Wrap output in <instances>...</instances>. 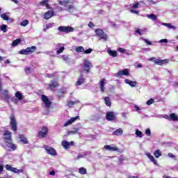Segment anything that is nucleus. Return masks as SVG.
Masks as SVG:
<instances>
[{"mask_svg":"<svg viewBox=\"0 0 178 178\" xmlns=\"http://www.w3.org/2000/svg\"><path fill=\"white\" fill-rule=\"evenodd\" d=\"M124 83L126 84H129V86H130L131 87H136L137 86V82L131 81L130 79H125Z\"/></svg>","mask_w":178,"mask_h":178,"instance_id":"20","label":"nucleus"},{"mask_svg":"<svg viewBox=\"0 0 178 178\" xmlns=\"http://www.w3.org/2000/svg\"><path fill=\"white\" fill-rule=\"evenodd\" d=\"M3 136L4 143L12 141V132H10V131H6L3 134Z\"/></svg>","mask_w":178,"mask_h":178,"instance_id":"8","label":"nucleus"},{"mask_svg":"<svg viewBox=\"0 0 178 178\" xmlns=\"http://www.w3.org/2000/svg\"><path fill=\"white\" fill-rule=\"evenodd\" d=\"M170 119H171L172 120H174V122H176V120H178V116L176 115V114L175 113H171L170 115Z\"/></svg>","mask_w":178,"mask_h":178,"instance_id":"35","label":"nucleus"},{"mask_svg":"<svg viewBox=\"0 0 178 178\" xmlns=\"http://www.w3.org/2000/svg\"><path fill=\"white\" fill-rule=\"evenodd\" d=\"M61 45H62V44H56V48H57V49H58V48H59V49L57 50V51H56V54H57L58 55H59V54H62V52H63V51L65 50V47L61 46Z\"/></svg>","mask_w":178,"mask_h":178,"instance_id":"22","label":"nucleus"},{"mask_svg":"<svg viewBox=\"0 0 178 178\" xmlns=\"http://www.w3.org/2000/svg\"><path fill=\"white\" fill-rule=\"evenodd\" d=\"M77 119H79V116L74 117V118H71L70 120H67L64 124L63 127H67V126H70V124H72V123H74V122H76V120H77Z\"/></svg>","mask_w":178,"mask_h":178,"instance_id":"15","label":"nucleus"},{"mask_svg":"<svg viewBox=\"0 0 178 178\" xmlns=\"http://www.w3.org/2000/svg\"><path fill=\"white\" fill-rule=\"evenodd\" d=\"M39 137H41L42 138H44L48 134V127H43L42 130L39 131L38 133Z\"/></svg>","mask_w":178,"mask_h":178,"instance_id":"11","label":"nucleus"},{"mask_svg":"<svg viewBox=\"0 0 178 178\" xmlns=\"http://www.w3.org/2000/svg\"><path fill=\"white\" fill-rule=\"evenodd\" d=\"M115 76L116 77H119L120 76H129V70L124 69L122 70H120L115 74Z\"/></svg>","mask_w":178,"mask_h":178,"instance_id":"13","label":"nucleus"},{"mask_svg":"<svg viewBox=\"0 0 178 178\" xmlns=\"http://www.w3.org/2000/svg\"><path fill=\"white\" fill-rule=\"evenodd\" d=\"M1 17L3 19V20H9V16H8L6 14H1Z\"/></svg>","mask_w":178,"mask_h":178,"instance_id":"45","label":"nucleus"},{"mask_svg":"<svg viewBox=\"0 0 178 178\" xmlns=\"http://www.w3.org/2000/svg\"><path fill=\"white\" fill-rule=\"evenodd\" d=\"M145 155H147V158L150 159L151 162H153L154 165H158V163L156 162V160H155V159L152 156V155H151V154L146 153Z\"/></svg>","mask_w":178,"mask_h":178,"instance_id":"23","label":"nucleus"},{"mask_svg":"<svg viewBox=\"0 0 178 178\" xmlns=\"http://www.w3.org/2000/svg\"><path fill=\"white\" fill-rule=\"evenodd\" d=\"M59 5H61L62 6H67V3H69V0H63L58 1Z\"/></svg>","mask_w":178,"mask_h":178,"instance_id":"32","label":"nucleus"},{"mask_svg":"<svg viewBox=\"0 0 178 178\" xmlns=\"http://www.w3.org/2000/svg\"><path fill=\"white\" fill-rule=\"evenodd\" d=\"M73 9H74V6H73V5L68 6V12H73Z\"/></svg>","mask_w":178,"mask_h":178,"instance_id":"51","label":"nucleus"},{"mask_svg":"<svg viewBox=\"0 0 178 178\" xmlns=\"http://www.w3.org/2000/svg\"><path fill=\"white\" fill-rule=\"evenodd\" d=\"M79 133V128H75L72 131H68V134H77Z\"/></svg>","mask_w":178,"mask_h":178,"instance_id":"42","label":"nucleus"},{"mask_svg":"<svg viewBox=\"0 0 178 178\" xmlns=\"http://www.w3.org/2000/svg\"><path fill=\"white\" fill-rule=\"evenodd\" d=\"M48 0H43L42 1L40 2V5H42V6H46L47 9H49V6H48Z\"/></svg>","mask_w":178,"mask_h":178,"instance_id":"33","label":"nucleus"},{"mask_svg":"<svg viewBox=\"0 0 178 178\" xmlns=\"http://www.w3.org/2000/svg\"><path fill=\"white\" fill-rule=\"evenodd\" d=\"M19 139L21 143H23V144H29V140L27 138H26V137H24V136L19 135Z\"/></svg>","mask_w":178,"mask_h":178,"instance_id":"28","label":"nucleus"},{"mask_svg":"<svg viewBox=\"0 0 178 178\" xmlns=\"http://www.w3.org/2000/svg\"><path fill=\"white\" fill-rule=\"evenodd\" d=\"M54 10H49L46 13H44V19L48 20V19H51L52 16H54Z\"/></svg>","mask_w":178,"mask_h":178,"instance_id":"18","label":"nucleus"},{"mask_svg":"<svg viewBox=\"0 0 178 178\" xmlns=\"http://www.w3.org/2000/svg\"><path fill=\"white\" fill-rule=\"evenodd\" d=\"M154 102H155V100H154V99H150L149 100H148L146 104L147 105H152V104H154Z\"/></svg>","mask_w":178,"mask_h":178,"instance_id":"49","label":"nucleus"},{"mask_svg":"<svg viewBox=\"0 0 178 178\" xmlns=\"http://www.w3.org/2000/svg\"><path fill=\"white\" fill-rule=\"evenodd\" d=\"M53 24H47V26H46V29H51V27H52V26H53Z\"/></svg>","mask_w":178,"mask_h":178,"instance_id":"64","label":"nucleus"},{"mask_svg":"<svg viewBox=\"0 0 178 178\" xmlns=\"http://www.w3.org/2000/svg\"><path fill=\"white\" fill-rule=\"evenodd\" d=\"M135 134H136V136H138V137H143V132H141L140 130H138V129H136V133H135Z\"/></svg>","mask_w":178,"mask_h":178,"instance_id":"46","label":"nucleus"},{"mask_svg":"<svg viewBox=\"0 0 178 178\" xmlns=\"http://www.w3.org/2000/svg\"><path fill=\"white\" fill-rule=\"evenodd\" d=\"M147 1L149 2V5H155V3H156V2L154 1V0H147Z\"/></svg>","mask_w":178,"mask_h":178,"instance_id":"58","label":"nucleus"},{"mask_svg":"<svg viewBox=\"0 0 178 178\" xmlns=\"http://www.w3.org/2000/svg\"><path fill=\"white\" fill-rule=\"evenodd\" d=\"M86 81V79H84V77H83V74L81 73V76L79 78L78 81L76 83V86H81V84H83V83Z\"/></svg>","mask_w":178,"mask_h":178,"instance_id":"19","label":"nucleus"},{"mask_svg":"<svg viewBox=\"0 0 178 178\" xmlns=\"http://www.w3.org/2000/svg\"><path fill=\"white\" fill-rule=\"evenodd\" d=\"M35 49H37V47L35 46H32L31 47H27L25 49H22L19 51V54H20V55H30V54L35 52Z\"/></svg>","mask_w":178,"mask_h":178,"instance_id":"2","label":"nucleus"},{"mask_svg":"<svg viewBox=\"0 0 178 178\" xmlns=\"http://www.w3.org/2000/svg\"><path fill=\"white\" fill-rule=\"evenodd\" d=\"M29 22L28 19H24L20 23V25L22 26L23 27H26L29 24Z\"/></svg>","mask_w":178,"mask_h":178,"instance_id":"41","label":"nucleus"},{"mask_svg":"<svg viewBox=\"0 0 178 178\" xmlns=\"http://www.w3.org/2000/svg\"><path fill=\"white\" fill-rule=\"evenodd\" d=\"M106 119L108 122H112L113 120H116V113H115V112H113V111L107 112L106 115Z\"/></svg>","mask_w":178,"mask_h":178,"instance_id":"7","label":"nucleus"},{"mask_svg":"<svg viewBox=\"0 0 178 178\" xmlns=\"http://www.w3.org/2000/svg\"><path fill=\"white\" fill-rule=\"evenodd\" d=\"M146 17H147V19H150V20H153V22H155V20L158 19V17L154 14H147L146 15Z\"/></svg>","mask_w":178,"mask_h":178,"instance_id":"25","label":"nucleus"},{"mask_svg":"<svg viewBox=\"0 0 178 178\" xmlns=\"http://www.w3.org/2000/svg\"><path fill=\"white\" fill-rule=\"evenodd\" d=\"M76 52H84V47L79 46L75 48Z\"/></svg>","mask_w":178,"mask_h":178,"instance_id":"39","label":"nucleus"},{"mask_svg":"<svg viewBox=\"0 0 178 178\" xmlns=\"http://www.w3.org/2000/svg\"><path fill=\"white\" fill-rule=\"evenodd\" d=\"M154 155L156 158H159L162 155V153L159 150H156L154 152Z\"/></svg>","mask_w":178,"mask_h":178,"instance_id":"43","label":"nucleus"},{"mask_svg":"<svg viewBox=\"0 0 178 178\" xmlns=\"http://www.w3.org/2000/svg\"><path fill=\"white\" fill-rule=\"evenodd\" d=\"M105 81H106L105 79H102L99 82L100 91L102 92H105V84H106V82Z\"/></svg>","mask_w":178,"mask_h":178,"instance_id":"12","label":"nucleus"},{"mask_svg":"<svg viewBox=\"0 0 178 178\" xmlns=\"http://www.w3.org/2000/svg\"><path fill=\"white\" fill-rule=\"evenodd\" d=\"M58 86V81H51V83L49 84V87L50 90H55V88H56Z\"/></svg>","mask_w":178,"mask_h":178,"instance_id":"21","label":"nucleus"},{"mask_svg":"<svg viewBox=\"0 0 178 178\" xmlns=\"http://www.w3.org/2000/svg\"><path fill=\"white\" fill-rule=\"evenodd\" d=\"M130 12H131V13H134L135 15H138V13H140V12L138 10H133V9H131Z\"/></svg>","mask_w":178,"mask_h":178,"instance_id":"55","label":"nucleus"},{"mask_svg":"<svg viewBox=\"0 0 178 178\" xmlns=\"http://www.w3.org/2000/svg\"><path fill=\"white\" fill-rule=\"evenodd\" d=\"M92 51V49H88L84 50L83 52L84 54H91Z\"/></svg>","mask_w":178,"mask_h":178,"instance_id":"53","label":"nucleus"},{"mask_svg":"<svg viewBox=\"0 0 178 178\" xmlns=\"http://www.w3.org/2000/svg\"><path fill=\"white\" fill-rule=\"evenodd\" d=\"M79 172L81 175H86L87 174V169L85 168H80L79 169Z\"/></svg>","mask_w":178,"mask_h":178,"instance_id":"36","label":"nucleus"},{"mask_svg":"<svg viewBox=\"0 0 178 178\" xmlns=\"http://www.w3.org/2000/svg\"><path fill=\"white\" fill-rule=\"evenodd\" d=\"M5 168L6 170H9V172H13V173H22V172H23V170H19L8 164L5 165Z\"/></svg>","mask_w":178,"mask_h":178,"instance_id":"10","label":"nucleus"},{"mask_svg":"<svg viewBox=\"0 0 178 178\" xmlns=\"http://www.w3.org/2000/svg\"><path fill=\"white\" fill-rule=\"evenodd\" d=\"M140 40L142 41H144V42H145V44H147V45H152V42H149L147 39H145L143 37L140 38Z\"/></svg>","mask_w":178,"mask_h":178,"instance_id":"40","label":"nucleus"},{"mask_svg":"<svg viewBox=\"0 0 178 178\" xmlns=\"http://www.w3.org/2000/svg\"><path fill=\"white\" fill-rule=\"evenodd\" d=\"M113 136H122L123 134V130L118 129L113 133Z\"/></svg>","mask_w":178,"mask_h":178,"instance_id":"30","label":"nucleus"},{"mask_svg":"<svg viewBox=\"0 0 178 178\" xmlns=\"http://www.w3.org/2000/svg\"><path fill=\"white\" fill-rule=\"evenodd\" d=\"M10 98V96H9L8 94H5L3 96V99L4 101H6V102H9V99Z\"/></svg>","mask_w":178,"mask_h":178,"instance_id":"44","label":"nucleus"},{"mask_svg":"<svg viewBox=\"0 0 178 178\" xmlns=\"http://www.w3.org/2000/svg\"><path fill=\"white\" fill-rule=\"evenodd\" d=\"M47 77L52 79V77H55V74H47Z\"/></svg>","mask_w":178,"mask_h":178,"instance_id":"60","label":"nucleus"},{"mask_svg":"<svg viewBox=\"0 0 178 178\" xmlns=\"http://www.w3.org/2000/svg\"><path fill=\"white\" fill-rule=\"evenodd\" d=\"M5 144L8 148H10L13 151H16V149H17V145L12 143V141L5 143Z\"/></svg>","mask_w":178,"mask_h":178,"instance_id":"14","label":"nucleus"},{"mask_svg":"<svg viewBox=\"0 0 178 178\" xmlns=\"http://www.w3.org/2000/svg\"><path fill=\"white\" fill-rule=\"evenodd\" d=\"M118 52H120L121 54H124V52H126V49H124L122 47L118 48Z\"/></svg>","mask_w":178,"mask_h":178,"instance_id":"52","label":"nucleus"},{"mask_svg":"<svg viewBox=\"0 0 178 178\" xmlns=\"http://www.w3.org/2000/svg\"><path fill=\"white\" fill-rule=\"evenodd\" d=\"M161 26H165V27H168V29H172V30H175L176 29V26L172 25L170 23L162 22Z\"/></svg>","mask_w":178,"mask_h":178,"instance_id":"26","label":"nucleus"},{"mask_svg":"<svg viewBox=\"0 0 178 178\" xmlns=\"http://www.w3.org/2000/svg\"><path fill=\"white\" fill-rule=\"evenodd\" d=\"M85 156H87L86 154H79L77 156V159H80V158H84Z\"/></svg>","mask_w":178,"mask_h":178,"instance_id":"54","label":"nucleus"},{"mask_svg":"<svg viewBox=\"0 0 178 178\" xmlns=\"http://www.w3.org/2000/svg\"><path fill=\"white\" fill-rule=\"evenodd\" d=\"M73 144H74V142H73V141H71L70 143L66 140H63L62 142V145H63V148H65V149H69V148H70V145H73Z\"/></svg>","mask_w":178,"mask_h":178,"instance_id":"16","label":"nucleus"},{"mask_svg":"<svg viewBox=\"0 0 178 178\" xmlns=\"http://www.w3.org/2000/svg\"><path fill=\"white\" fill-rule=\"evenodd\" d=\"M63 59L65 62L69 63L70 62V58L67 56H63Z\"/></svg>","mask_w":178,"mask_h":178,"instance_id":"47","label":"nucleus"},{"mask_svg":"<svg viewBox=\"0 0 178 178\" xmlns=\"http://www.w3.org/2000/svg\"><path fill=\"white\" fill-rule=\"evenodd\" d=\"M44 148L49 155H51L52 156H55L56 155V150L54 149V147L48 146V145H44Z\"/></svg>","mask_w":178,"mask_h":178,"instance_id":"6","label":"nucleus"},{"mask_svg":"<svg viewBox=\"0 0 178 178\" xmlns=\"http://www.w3.org/2000/svg\"><path fill=\"white\" fill-rule=\"evenodd\" d=\"M76 104H80V101L79 100H76L75 102H72V101H70L68 103H67V106L69 108H72L73 107V105H76Z\"/></svg>","mask_w":178,"mask_h":178,"instance_id":"29","label":"nucleus"},{"mask_svg":"<svg viewBox=\"0 0 178 178\" xmlns=\"http://www.w3.org/2000/svg\"><path fill=\"white\" fill-rule=\"evenodd\" d=\"M21 41H22V40H20L19 38L16 39L12 43L13 47H17V45H19V44H20Z\"/></svg>","mask_w":178,"mask_h":178,"instance_id":"34","label":"nucleus"},{"mask_svg":"<svg viewBox=\"0 0 178 178\" xmlns=\"http://www.w3.org/2000/svg\"><path fill=\"white\" fill-rule=\"evenodd\" d=\"M168 63V60H159V59H156L154 60V63L156 65H163V63Z\"/></svg>","mask_w":178,"mask_h":178,"instance_id":"27","label":"nucleus"},{"mask_svg":"<svg viewBox=\"0 0 178 178\" xmlns=\"http://www.w3.org/2000/svg\"><path fill=\"white\" fill-rule=\"evenodd\" d=\"M159 42H161V44H166L168 43V39H161V40H159Z\"/></svg>","mask_w":178,"mask_h":178,"instance_id":"56","label":"nucleus"},{"mask_svg":"<svg viewBox=\"0 0 178 178\" xmlns=\"http://www.w3.org/2000/svg\"><path fill=\"white\" fill-rule=\"evenodd\" d=\"M92 67V64L88 60H83V69L87 73H90V70Z\"/></svg>","mask_w":178,"mask_h":178,"instance_id":"9","label":"nucleus"},{"mask_svg":"<svg viewBox=\"0 0 178 178\" xmlns=\"http://www.w3.org/2000/svg\"><path fill=\"white\" fill-rule=\"evenodd\" d=\"M168 156H169V158H173L174 159H176V156H175V154H173L172 153H169Z\"/></svg>","mask_w":178,"mask_h":178,"instance_id":"59","label":"nucleus"},{"mask_svg":"<svg viewBox=\"0 0 178 178\" xmlns=\"http://www.w3.org/2000/svg\"><path fill=\"white\" fill-rule=\"evenodd\" d=\"M10 126L12 130H13V131H17V121H16V118H15V115L13 114H11V115H10Z\"/></svg>","mask_w":178,"mask_h":178,"instance_id":"3","label":"nucleus"},{"mask_svg":"<svg viewBox=\"0 0 178 178\" xmlns=\"http://www.w3.org/2000/svg\"><path fill=\"white\" fill-rule=\"evenodd\" d=\"M134 108H135L136 112H138L140 110V107H138V106H137V105H135Z\"/></svg>","mask_w":178,"mask_h":178,"instance_id":"63","label":"nucleus"},{"mask_svg":"<svg viewBox=\"0 0 178 178\" xmlns=\"http://www.w3.org/2000/svg\"><path fill=\"white\" fill-rule=\"evenodd\" d=\"M58 30L60 31V33H65L66 34H68V33H73V31H74V28L69 26H59Z\"/></svg>","mask_w":178,"mask_h":178,"instance_id":"4","label":"nucleus"},{"mask_svg":"<svg viewBox=\"0 0 178 178\" xmlns=\"http://www.w3.org/2000/svg\"><path fill=\"white\" fill-rule=\"evenodd\" d=\"M42 101L43 102V104L45 106V108H47V109H49L51 108V104H52L51 102V101H49V99L48 98V97L42 95L41 97Z\"/></svg>","mask_w":178,"mask_h":178,"instance_id":"5","label":"nucleus"},{"mask_svg":"<svg viewBox=\"0 0 178 178\" xmlns=\"http://www.w3.org/2000/svg\"><path fill=\"white\" fill-rule=\"evenodd\" d=\"M15 97L17 98L19 101H21V99H23V95H22V93L20 92H17L15 93Z\"/></svg>","mask_w":178,"mask_h":178,"instance_id":"38","label":"nucleus"},{"mask_svg":"<svg viewBox=\"0 0 178 178\" xmlns=\"http://www.w3.org/2000/svg\"><path fill=\"white\" fill-rule=\"evenodd\" d=\"M31 70V67H25V72L26 74H30Z\"/></svg>","mask_w":178,"mask_h":178,"instance_id":"48","label":"nucleus"},{"mask_svg":"<svg viewBox=\"0 0 178 178\" xmlns=\"http://www.w3.org/2000/svg\"><path fill=\"white\" fill-rule=\"evenodd\" d=\"M145 134H146V136H147V137L151 136V129H147L145 130Z\"/></svg>","mask_w":178,"mask_h":178,"instance_id":"50","label":"nucleus"},{"mask_svg":"<svg viewBox=\"0 0 178 178\" xmlns=\"http://www.w3.org/2000/svg\"><path fill=\"white\" fill-rule=\"evenodd\" d=\"M132 8L133 9H137V8H138V3L133 4Z\"/></svg>","mask_w":178,"mask_h":178,"instance_id":"61","label":"nucleus"},{"mask_svg":"<svg viewBox=\"0 0 178 178\" xmlns=\"http://www.w3.org/2000/svg\"><path fill=\"white\" fill-rule=\"evenodd\" d=\"M96 35L99 38V40H102L103 41H106L108 40V35L105 33L104 30L97 29L95 30Z\"/></svg>","mask_w":178,"mask_h":178,"instance_id":"1","label":"nucleus"},{"mask_svg":"<svg viewBox=\"0 0 178 178\" xmlns=\"http://www.w3.org/2000/svg\"><path fill=\"white\" fill-rule=\"evenodd\" d=\"M88 27L92 29V27H94V23H92V22H89Z\"/></svg>","mask_w":178,"mask_h":178,"instance_id":"62","label":"nucleus"},{"mask_svg":"<svg viewBox=\"0 0 178 178\" xmlns=\"http://www.w3.org/2000/svg\"><path fill=\"white\" fill-rule=\"evenodd\" d=\"M104 148L107 151H111V152H113L115 151H119V148H118L117 147L113 146V145H106L104 146Z\"/></svg>","mask_w":178,"mask_h":178,"instance_id":"17","label":"nucleus"},{"mask_svg":"<svg viewBox=\"0 0 178 178\" xmlns=\"http://www.w3.org/2000/svg\"><path fill=\"white\" fill-rule=\"evenodd\" d=\"M8 25H5V24H2L1 26H0V30H1V31H3V33H6V31H8Z\"/></svg>","mask_w":178,"mask_h":178,"instance_id":"37","label":"nucleus"},{"mask_svg":"<svg viewBox=\"0 0 178 178\" xmlns=\"http://www.w3.org/2000/svg\"><path fill=\"white\" fill-rule=\"evenodd\" d=\"M11 101L14 102V104H17V99H16L15 97L11 98Z\"/></svg>","mask_w":178,"mask_h":178,"instance_id":"57","label":"nucleus"},{"mask_svg":"<svg viewBox=\"0 0 178 178\" xmlns=\"http://www.w3.org/2000/svg\"><path fill=\"white\" fill-rule=\"evenodd\" d=\"M107 52L108 55H110V56H113V58H116V56H118V52H116V51L111 50L108 49Z\"/></svg>","mask_w":178,"mask_h":178,"instance_id":"24","label":"nucleus"},{"mask_svg":"<svg viewBox=\"0 0 178 178\" xmlns=\"http://www.w3.org/2000/svg\"><path fill=\"white\" fill-rule=\"evenodd\" d=\"M104 102L106 106H111V105H112V103L111 102V98L109 97H106L104 98Z\"/></svg>","mask_w":178,"mask_h":178,"instance_id":"31","label":"nucleus"}]
</instances>
